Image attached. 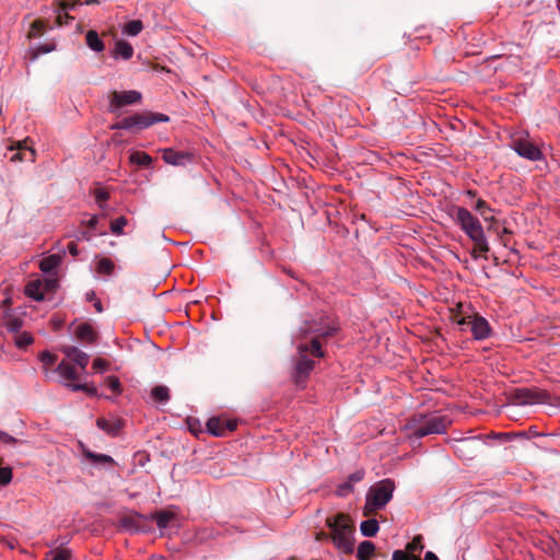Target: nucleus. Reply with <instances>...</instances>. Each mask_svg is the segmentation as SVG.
<instances>
[{
	"label": "nucleus",
	"instance_id": "18",
	"mask_svg": "<svg viewBox=\"0 0 560 560\" xmlns=\"http://www.w3.org/2000/svg\"><path fill=\"white\" fill-rule=\"evenodd\" d=\"M66 381H77L79 378L75 368L62 360L55 370Z\"/></svg>",
	"mask_w": 560,
	"mask_h": 560
},
{
	"label": "nucleus",
	"instance_id": "1",
	"mask_svg": "<svg viewBox=\"0 0 560 560\" xmlns=\"http://www.w3.org/2000/svg\"><path fill=\"white\" fill-rule=\"evenodd\" d=\"M334 329L324 330L314 322L305 320L304 325L300 327V335L306 336L308 334H316L317 336L312 338L310 343H299L298 345V354L294 361L292 378L293 382L302 386L311 372L315 366V361L311 358H323L324 351L322 350V346L318 337H327L332 335Z\"/></svg>",
	"mask_w": 560,
	"mask_h": 560
},
{
	"label": "nucleus",
	"instance_id": "11",
	"mask_svg": "<svg viewBox=\"0 0 560 560\" xmlns=\"http://www.w3.org/2000/svg\"><path fill=\"white\" fill-rule=\"evenodd\" d=\"M466 325H470L472 336L477 340L487 339L491 334L488 320L477 313H472L471 318L468 319Z\"/></svg>",
	"mask_w": 560,
	"mask_h": 560
},
{
	"label": "nucleus",
	"instance_id": "31",
	"mask_svg": "<svg viewBox=\"0 0 560 560\" xmlns=\"http://www.w3.org/2000/svg\"><path fill=\"white\" fill-rule=\"evenodd\" d=\"M115 268V264L109 258H101L97 261L96 270L98 273L110 276Z\"/></svg>",
	"mask_w": 560,
	"mask_h": 560
},
{
	"label": "nucleus",
	"instance_id": "20",
	"mask_svg": "<svg viewBox=\"0 0 560 560\" xmlns=\"http://www.w3.org/2000/svg\"><path fill=\"white\" fill-rule=\"evenodd\" d=\"M85 40L89 48L96 52H101L105 49V45L96 31L90 30L85 35Z\"/></svg>",
	"mask_w": 560,
	"mask_h": 560
},
{
	"label": "nucleus",
	"instance_id": "48",
	"mask_svg": "<svg viewBox=\"0 0 560 560\" xmlns=\"http://www.w3.org/2000/svg\"><path fill=\"white\" fill-rule=\"evenodd\" d=\"M364 478L363 470H357L348 477V481L353 486L357 482H360Z\"/></svg>",
	"mask_w": 560,
	"mask_h": 560
},
{
	"label": "nucleus",
	"instance_id": "51",
	"mask_svg": "<svg viewBox=\"0 0 560 560\" xmlns=\"http://www.w3.org/2000/svg\"><path fill=\"white\" fill-rule=\"evenodd\" d=\"M107 366H108V363L101 358H97L93 361V368L97 371L106 370Z\"/></svg>",
	"mask_w": 560,
	"mask_h": 560
},
{
	"label": "nucleus",
	"instance_id": "34",
	"mask_svg": "<svg viewBox=\"0 0 560 560\" xmlns=\"http://www.w3.org/2000/svg\"><path fill=\"white\" fill-rule=\"evenodd\" d=\"M424 546L422 544V536L417 535L413 539L406 545V552L408 555H415V552H421Z\"/></svg>",
	"mask_w": 560,
	"mask_h": 560
},
{
	"label": "nucleus",
	"instance_id": "17",
	"mask_svg": "<svg viewBox=\"0 0 560 560\" xmlns=\"http://www.w3.org/2000/svg\"><path fill=\"white\" fill-rule=\"evenodd\" d=\"M74 335L77 339H79L82 342L88 343H94L97 338V334L89 323H82L78 325V327L74 330Z\"/></svg>",
	"mask_w": 560,
	"mask_h": 560
},
{
	"label": "nucleus",
	"instance_id": "44",
	"mask_svg": "<svg viewBox=\"0 0 560 560\" xmlns=\"http://www.w3.org/2000/svg\"><path fill=\"white\" fill-rule=\"evenodd\" d=\"M353 491V486L347 480L337 487L336 493L338 497H347Z\"/></svg>",
	"mask_w": 560,
	"mask_h": 560
},
{
	"label": "nucleus",
	"instance_id": "29",
	"mask_svg": "<svg viewBox=\"0 0 560 560\" xmlns=\"http://www.w3.org/2000/svg\"><path fill=\"white\" fill-rule=\"evenodd\" d=\"M174 516V513L170 511H159L152 515V518L156 522L159 528H166Z\"/></svg>",
	"mask_w": 560,
	"mask_h": 560
},
{
	"label": "nucleus",
	"instance_id": "5",
	"mask_svg": "<svg viewBox=\"0 0 560 560\" xmlns=\"http://www.w3.org/2000/svg\"><path fill=\"white\" fill-rule=\"evenodd\" d=\"M395 490V482L384 479L372 486L366 493V501L363 508V515L371 516L382 510L392 500Z\"/></svg>",
	"mask_w": 560,
	"mask_h": 560
},
{
	"label": "nucleus",
	"instance_id": "32",
	"mask_svg": "<svg viewBox=\"0 0 560 560\" xmlns=\"http://www.w3.org/2000/svg\"><path fill=\"white\" fill-rule=\"evenodd\" d=\"M84 456L96 464H114V459L105 454H95L91 451H85Z\"/></svg>",
	"mask_w": 560,
	"mask_h": 560
},
{
	"label": "nucleus",
	"instance_id": "13",
	"mask_svg": "<svg viewBox=\"0 0 560 560\" xmlns=\"http://www.w3.org/2000/svg\"><path fill=\"white\" fill-rule=\"evenodd\" d=\"M448 318L456 323L458 326L466 325L468 319L471 318L472 307L469 303L457 302L455 306L448 308Z\"/></svg>",
	"mask_w": 560,
	"mask_h": 560
},
{
	"label": "nucleus",
	"instance_id": "8",
	"mask_svg": "<svg viewBox=\"0 0 560 560\" xmlns=\"http://www.w3.org/2000/svg\"><path fill=\"white\" fill-rule=\"evenodd\" d=\"M141 93L138 91H114L109 95V112L114 113L118 108L127 105L137 104L141 101Z\"/></svg>",
	"mask_w": 560,
	"mask_h": 560
},
{
	"label": "nucleus",
	"instance_id": "56",
	"mask_svg": "<svg viewBox=\"0 0 560 560\" xmlns=\"http://www.w3.org/2000/svg\"><path fill=\"white\" fill-rule=\"evenodd\" d=\"M171 270H172V267H170L168 265H166V267L164 268V270L159 273L156 277L162 279V280H165L167 277H170L171 275Z\"/></svg>",
	"mask_w": 560,
	"mask_h": 560
},
{
	"label": "nucleus",
	"instance_id": "4",
	"mask_svg": "<svg viewBox=\"0 0 560 560\" xmlns=\"http://www.w3.org/2000/svg\"><path fill=\"white\" fill-rule=\"evenodd\" d=\"M452 421L438 413L417 415L407 423L406 428L410 432V438L421 439L431 434H442L450 427Z\"/></svg>",
	"mask_w": 560,
	"mask_h": 560
},
{
	"label": "nucleus",
	"instance_id": "25",
	"mask_svg": "<svg viewBox=\"0 0 560 560\" xmlns=\"http://www.w3.org/2000/svg\"><path fill=\"white\" fill-rule=\"evenodd\" d=\"M208 431L215 436L225 435V428L223 425V419L221 418H211L207 422Z\"/></svg>",
	"mask_w": 560,
	"mask_h": 560
},
{
	"label": "nucleus",
	"instance_id": "37",
	"mask_svg": "<svg viewBox=\"0 0 560 560\" xmlns=\"http://www.w3.org/2000/svg\"><path fill=\"white\" fill-rule=\"evenodd\" d=\"M14 341L18 348L23 349L33 343L34 339L28 332H19Z\"/></svg>",
	"mask_w": 560,
	"mask_h": 560
},
{
	"label": "nucleus",
	"instance_id": "12",
	"mask_svg": "<svg viewBox=\"0 0 560 560\" xmlns=\"http://www.w3.org/2000/svg\"><path fill=\"white\" fill-rule=\"evenodd\" d=\"M58 282H27L24 293L35 301H43L46 292L56 290Z\"/></svg>",
	"mask_w": 560,
	"mask_h": 560
},
{
	"label": "nucleus",
	"instance_id": "36",
	"mask_svg": "<svg viewBox=\"0 0 560 560\" xmlns=\"http://www.w3.org/2000/svg\"><path fill=\"white\" fill-rule=\"evenodd\" d=\"M45 30V23L42 20H35L31 24V28L28 31L27 37L28 38H36L42 36L43 32Z\"/></svg>",
	"mask_w": 560,
	"mask_h": 560
},
{
	"label": "nucleus",
	"instance_id": "7",
	"mask_svg": "<svg viewBox=\"0 0 560 560\" xmlns=\"http://www.w3.org/2000/svg\"><path fill=\"white\" fill-rule=\"evenodd\" d=\"M511 147L520 156L529 161H539L542 159L540 149L527 138L513 139Z\"/></svg>",
	"mask_w": 560,
	"mask_h": 560
},
{
	"label": "nucleus",
	"instance_id": "15",
	"mask_svg": "<svg viewBox=\"0 0 560 560\" xmlns=\"http://www.w3.org/2000/svg\"><path fill=\"white\" fill-rule=\"evenodd\" d=\"M61 351L70 361L79 365L82 370H85L90 359L85 352L74 346H63Z\"/></svg>",
	"mask_w": 560,
	"mask_h": 560
},
{
	"label": "nucleus",
	"instance_id": "3",
	"mask_svg": "<svg viewBox=\"0 0 560 560\" xmlns=\"http://www.w3.org/2000/svg\"><path fill=\"white\" fill-rule=\"evenodd\" d=\"M326 525L330 529V538L336 547L347 555L352 553L354 524L350 516L338 513L335 517H327Z\"/></svg>",
	"mask_w": 560,
	"mask_h": 560
},
{
	"label": "nucleus",
	"instance_id": "6",
	"mask_svg": "<svg viewBox=\"0 0 560 560\" xmlns=\"http://www.w3.org/2000/svg\"><path fill=\"white\" fill-rule=\"evenodd\" d=\"M514 399L518 405L551 404L550 394L537 387L516 389Z\"/></svg>",
	"mask_w": 560,
	"mask_h": 560
},
{
	"label": "nucleus",
	"instance_id": "61",
	"mask_svg": "<svg viewBox=\"0 0 560 560\" xmlns=\"http://www.w3.org/2000/svg\"><path fill=\"white\" fill-rule=\"evenodd\" d=\"M424 560H440L438 556L432 551H427L424 555Z\"/></svg>",
	"mask_w": 560,
	"mask_h": 560
},
{
	"label": "nucleus",
	"instance_id": "58",
	"mask_svg": "<svg viewBox=\"0 0 560 560\" xmlns=\"http://www.w3.org/2000/svg\"><path fill=\"white\" fill-rule=\"evenodd\" d=\"M73 18L69 14H65V16L58 15L57 22L59 25H62L63 23H68L69 20H72Z\"/></svg>",
	"mask_w": 560,
	"mask_h": 560
},
{
	"label": "nucleus",
	"instance_id": "55",
	"mask_svg": "<svg viewBox=\"0 0 560 560\" xmlns=\"http://www.w3.org/2000/svg\"><path fill=\"white\" fill-rule=\"evenodd\" d=\"M68 250L73 257L79 255V248L75 242H70L68 244Z\"/></svg>",
	"mask_w": 560,
	"mask_h": 560
},
{
	"label": "nucleus",
	"instance_id": "9",
	"mask_svg": "<svg viewBox=\"0 0 560 560\" xmlns=\"http://www.w3.org/2000/svg\"><path fill=\"white\" fill-rule=\"evenodd\" d=\"M168 116L160 113L144 112L131 116L132 131H139L156 122L168 121Z\"/></svg>",
	"mask_w": 560,
	"mask_h": 560
},
{
	"label": "nucleus",
	"instance_id": "24",
	"mask_svg": "<svg viewBox=\"0 0 560 560\" xmlns=\"http://www.w3.org/2000/svg\"><path fill=\"white\" fill-rule=\"evenodd\" d=\"M378 529V522L375 518L366 520L360 524V530L365 537H374Z\"/></svg>",
	"mask_w": 560,
	"mask_h": 560
},
{
	"label": "nucleus",
	"instance_id": "42",
	"mask_svg": "<svg viewBox=\"0 0 560 560\" xmlns=\"http://www.w3.org/2000/svg\"><path fill=\"white\" fill-rule=\"evenodd\" d=\"M68 386L73 390V392H79V390H83L85 393H88L89 395H96L97 394V389L95 387H90L89 385L86 384H68Z\"/></svg>",
	"mask_w": 560,
	"mask_h": 560
},
{
	"label": "nucleus",
	"instance_id": "46",
	"mask_svg": "<svg viewBox=\"0 0 560 560\" xmlns=\"http://www.w3.org/2000/svg\"><path fill=\"white\" fill-rule=\"evenodd\" d=\"M95 200L101 208H103V202H105L109 198V194L103 189L97 188L94 190Z\"/></svg>",
	"mask_w": 560,
	"mask_h": 560
},
{
	"label": "nucleus",
	"instance_id": "14",
	"mask_svg": "<svg viewBox=\"0 0 560 560\" xmlns=\"http://www.w3.org/2000/svg\"><path fill=\"white\" fill-rule=\"evenodd\" d=\"M162 159L165 163L174 166H184L187 162H191L194 154L186 151H176L172 148L161 150Z\"/></svg>",
	"mask_w": 560,
	"mask_h": 560
},
{
	"label": "nucleus",
	"instance_id": "23",
	"mask_svg": "<svg viewBox=\"0 0 560 560\" xmlns=\"http://www.w3.org/2000/svg\"><path fill=\"white\" fill-rule=\"evenodd\" d=\"M141 516L140 515H125L120 518L119 524L127 530L137 532L140 528Z\"/></svg>",
	"mask_w": 560,
	"mask_h": 560
},
{
	"label": "nucleus",
	"instance_id": "64",
	"mask_svg": "<svg viewBox=\"0 0 560 560\" xmlns=\"http://www.w3.org/2000/svg\"><path fill=\"white\" fill-rule=\"evenodd\" d=\"M86 301L94 302L97 298L94 291H90L85 294Z\"/></svg>",
	"mask_w": 560,
	"mask_h": 560
},
{
	"label": "nucleus",
	"instance_id": "60",
	"mask_svg": "<svg viewBox=\"0 0 560 560\" xmlns=\"http://www.w3.org/2000/svg\"><path fill=\"white\" fill-rule=\"evenodd\" d=\"M97 222H98V218L94 215V217H92V218L86 222V224H88V226H89L90 229H95V226H96Z\"/></svg>",
	"mask_w": 560,
	"mask_h": 560
},
{
	"label": "nucleus",
	"instance_id": "30",
	"mask_svg": "<svg viewBox=\"0 0 560 560\" xmlns=\"http://www.w3.org/2000/svg\"><path fill=\"white\" fill-rule=\"evenodd\" d=\"M115 54L122 57L124 59H130L133 54V48L129 43L125 40H118L116 43Z\"/></svg>",
	"mask_w": 560,
	"mask_h": 560
},
{
	"label": "nucleus",
	"instance_id": "38",
	"mask_svg": "<svg viewBox=\"0 0 560 560\" xmlns=\"http://www.w3.org/2000/svg\"><path fill=\"white\" fill-rule=\"evenodd\" d=\"M128 221L125 217H119L110 222V231L116 235H121Z\"/></svg>",
	"mask_w": 560,
	"mask_h": 560
},
{
	"label": "nucleus",
	"instance_id": "52",
	"mask_svg": "<svg viewBox=\"0 0 560 560\" xmlns=\"http://www.w3.org/2000/svg\"><path fill=\"white\" fill-rule=\"evenodd\" d=\"M81 4L78 0L63 1L61 8L63 10H73L77 5Z\"/></svg>",
	"mask_w": 560,
	"mask_h": 560
},
{
	"label": "nucleus",
	"instance_id": "62",
	"mask_svg": "<svg viewBox=\"0 0 560 560\" xmlns=\"http://www.w3.org/2000/svg\"><path fill=\"white\" fill-rule=\"evenodd\" d=\"M488 231H494L495 233L499 232V228H498V221L495 220V222H489V225H488Z\"/></svg>",
	"mask_w": 560,
	"mask_h": 560
},
{
	"label": "nucleus",
	"instance_id": "41",
	"mask_svg": "<svg viewBox=\"0 0 560 560\" xmlns=\"http://www.w3.org/2000/svg\"><path fill=\"white\" fill-rule=\"evenodd\" d=\"M106 385L109 387L112 392L115 394L121 393V384L119 382V378L116 376H108L105 381Z\"/></svg>",
	"mask_w": 560,
	"mask_h": 560
},
{
	"label": "nucleus",
	"instance_id": "19",
	"mask_svg": "<svg viewBox=\"0 0 560 560\" xmlns=\"http://www.w3.org/2000/svg\"><path fill=\"white\" fill-rule=\"evenodd\" d=\"M60 261H61L60 255H57V254L50 255L48 257L43 258L39 261V268L45 273L55 275L54 271L59 266Z\"/></svg>",
	"mask_w": 560,
	"mask_h": 560
},
{
	"label": "nucleus",
	"instance_id": "59",
	"mask_svg": "<svg viewBox=\"0 0 560 560\" xmlns=\"http://www.w3.org/2000/svg\"><path fill=\"white\" fill-rule=\"evenodd\" d=\"M511 234V231L506 228H503L501 231L498 232V235L500 236L502 242H505V235Z\"/></svg>",
	"mask_w": 560,
	"mask_h": 560
},
{
	"label": "nucleus",
	"instance_id": "33",
	"mask_svg": "<svg viewBox=\"0 0 560 560\" xmlns=\"http://www.w3.org/2000/svg\"><path fill=\"white\" fill-rule=\"evenodd\" d=\"M47 560H70L71 551L69 549H54L47 552Z\"/></svg>",
	"mask_w": 560,
	"mask_h": 560
},
{
	"label": "nucleus",
	"instance_id": "28",
	"mask_svg": "<svg viewBox=\"0 0 560 560\" xmlns=\"http://www.w3.org/2000/svg\"><path fill=\"white\" fill-rule=\"evenodd\" d=\"M130 162L139 166L148 167L152 163V158L142 151H135L130 154Z\"/></svg>",
	"mask_w": 560,
	"mask_h": 560
},
{
	"label": "nucleus",
	"instance_id": "35",
	"mask_svg": "<svg viewBox=\"0 0 560 560\" xmlns=\"http://www.w3.org/2000/svg\"><path fill=\"white\" fill-rule=\"evenodd\" d=\"M143 28V24L140 20L129 21L124 28V32L129 36H137Z\"/></svg>",
	"mask_w": 560,
	"mask_h": 560
},
{
	"label": "nucleus",
	"instance_id": "57",
	"mask_svg": "<svg viewBox=\"0 0 560 560\" xmlns=\"http://www.w3.org/2000/svg\"><path fill=\"white\" fill-rule=\"evenodd\" d=\"M26 148H28V147L26 145V141H18V142L15 143V145H12L10 149H11V150H25Z\"/></svg>",
	"mask_w": 560,
	"mask_h": 560
},
{
	"label": "nucleus",
	"instance_id": "63",
	"mask_svg": "<svg viewBox=\"0 0 560 560\" xmlns=\"http://www.w3.org/2000/svg\"><path fill=\"white\" fill-rule=\"evenodd\" d=\"M328 537H330V534H327L325 532H318L316 534V540L327 539Z\"/></svg>",
	"mask_w": 560,
	"mask_h": 560
},
{
	"label": "nucleus",
	"instance_id": "27",
	"mask_svg": "<svg viewBox=\"0 0 560 560\" xmlns=\"http://www.w3.org/2000/svg\"><path fill=\"white\" fill-rule=\"evenodd\" d=\"M10 160L12 162H34L35 151L32 148H26L25 150H15V152L10 156Z\"/></svg>",
	"mask_w": 560,
	"mask_h": 560
},
{
	"label": "nucleus",
	"instance_id": "49",
	"mask_svg": "<svg viewBox=\"0 0 560 560\" xmlns=\"http://www.w3.org/2000/svg\"><path fill=\"white\" fill-rule=\"evenodd\" d=\"M475 209L485 217V211H491L487 202L482 199H478L475 206Z\"/></svg>",
	"mask_w": 560,
	"mask_h": 560
},
{
	"label": "nucleus",
	"instance_id": "43",
	"mask_svg": "<svg viewBox=\"0 0 560 560\" xmlns=\"http://www.w3.org/2000/svg\"><path fill=\"white\" fill-rule=\"evenodd\" d=\"M110 129H126V130H132L131 127V116L125 117L121 120L113 124L110 126Z\"/></svg>",
	"mask_w": 560,
	"mask_h": 560
},
{
	"label": "nucleus",
	"instance_id": "26",
	"mask_svg": "<svg viewBox=\"0 0 560 560\" xmlns=\"http://www.w3.org/2000/svg\"><path fill=\"white\" fill-rule=\"evenodd\" d=\"M10 160L12 162H34L35 151L32 148H26L25 150H15V152L10 156Z\"/></svg>",
	"mask_w": 560,
	"mask_h": 560
},
{
	"label": "nucleus",
	"instance_id": "2",
	"mask_svg": "<svg viewBox=\"0 0 560 560\" xmlns=\"http://www.w3.org/2000/svg\"><path fill=\"white\" fill-rule=\"evenodd\" d=\"M455 221L465 234L472 241L471 254L475 258L482 257L489 252L487 237L477 217L464 207L455 209Z\"/></svg>",
	"mask_w": 560,
	"mask_h": 560
},
{
	"label": "nucleus",
	"instance_id": "50",
	"mask_svg": "<svg viewBox=\"0 0 560 560\" xmlns=\"http://www.w3.org/2000/svg\"><path fill=\"white\" fill-rule=\"evenodd\" d=\"M0 441L3 442L4 444H10V445H14L19 442L15 438H13L12 435H10L1 430H0Z\"/></svg>",
	"mask_w": 560,
	"mask_h": 560
},
{
	"label": "nucleus",
	"instance_id": "22",
	"mask_svg": "<svg viewBox=\"0 0 560 560\" xmlns=\"http://www.w3.org/2000/svg\"><path fill=\"white\" fill-rule=\"evenodd\" d=\"M151 397L155 402L166 404L170 400V389L164 385L154 386L151 389Z\"/></svg>",
	"mask_w": 560,
	"mask_h": 560
},
{
	"label": "nucleus",
	"instance_id": "45",
	"mask_svg": "<svg viewBox=\"0 0 560 560\" xmlns=\"http://www.w3.org/2000/svg\"><path fill=\"white\" fill-rule=\"evenodd\" d=\"M12 480V469L10 467L0 468V485H8Z\"/></svg>",
	"mask_w": 560,
	"mask_h": 560
},
{
	"label": "nucleus",
	"instance_id": "53",
	"mask_svg": "<svg viewBox=\"0 0 560 560\" xmlns=\"http://www.w3.org/2000/svg\"><path fill=\"white\" fill-rule=\"evenodd\" d=\"M52 47L48 46V45H45V46H40L37 51L33 52V56H32V59H36L38 57L39 54H47L49 51H51Z\"/></svg>",
	"mask_w": 560,
	"mask_h": 560
},
{
	"label": "nucleus",
	"instance_id": "10",
	"mask_svg": "<svg viewBox=\"0 0 560 560\" xmlns=\"http://www.w3.org/2000/svg\"><path fill=\"white\" fill-rule=\"evenodd\" d=\"M481 444L480 439L477 436L462 439L455 444V453L464 460H471L477 456Z\"/></svg>",
	"mask_w": 560,
	"mask_h": 560
},
{
	"label": "nucleus",
	"instance_id": "16",
	"mask_svg": "<svg viewBox=\"0 0 560 560\" xmlns=\"http://www.w3.org/2000/svg\"><path fill=\"white\" fill-rule=\"evenodd\" d=\"M96 425L105 431L107 434L112 435V436H117L122 427H124V421L119 418H110V419H106V418H98L96 420Z\"/></svg>",
	"mask_w": 560,
	"mask_h": 560
},
{
	"label": "nucleus",
	"instance_id": "21",
	"mask_svg": "<svg viewBox=\"0 0 560 560\" xmlns=\"http://www.w3.org/2000/svg\"><path fill=\"white\" fill-rule=\"evenodd\" d=\"M375 552V545L370 540L362 541L357 551V558L359 560H371Z\"/></svg>",
	"mask_w": 560,
	"mask_h": 560
},
{
	"label": "nucleus",
	"instance_id": "39",
	"mask_svg": "<svg viewBox=\"0 0 560 560\" xmlns=\"http://www.w3.org/2000/svg\"><path fill=\"white\" fill-rule=\"evenodd\" d=\"M5 326L10 331L19 334L20 329L23 326V322L19 317L10 316L7 319Z\"/></svg>",
	"mask_w": 560,
	"mask_h": 560
},
{
	"label": "nucleus",
	"instance_id": "47",
	"mask_svg": "<svg viewBox=\"0 0 560 560\" xmlns=\"http://www.w3.org/2000/svg\"><path fill=\"white\" fill-rule=\"evenodd\" d=\"M415 557H418L417 555H408L404 550H395L393 552L392 560H415Z\"/></svg>",
	"mask_w": 560,
	"mask_h": 560
},
{
	"label": "nucleus",
	"instance_id": "54",
	"mask_svg": "<svg viewBox=\"0 0 560 560\" xmlns=\"http://www.w3.org/2000/svg\"><path fill=\"white\" fill-rule=\"evenodd\" d=\"M223 425L225 428V433L226 432H232V431H234L236 429V422L235 421L223 419Z\"/></svg>",
	"mask_w": 560,
	"mask_h": 560
},
{
	"label": "nucleus",
	"instance_id": "40",
	"mask_svg": "<svg viewBox=\"0 0 560 560\" xmlns=\"http://www.w3.org/2000/svg\"><path fill=\"white\" fill-rule=\"evenodd\" d=\"M39 360L43 363V366L50 368L57 361V355L50 353L49 351H44L39 354Z\"/></svg>",
	"mask_w": 560,
	"mask_h": 560
}]
</instances>
